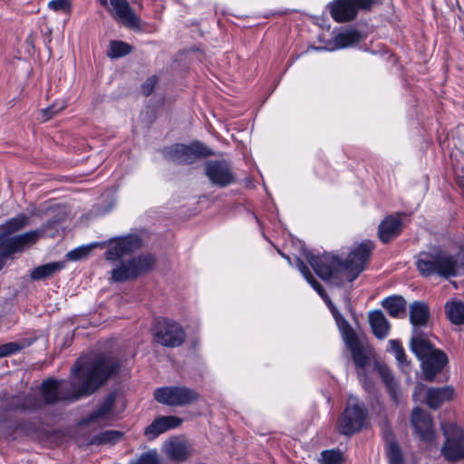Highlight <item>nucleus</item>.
Masks as SVG:
<instances>
[{"instance_id":"nucleus-1","label":"nucleus","mask_w":464,"mask_h":464,"mask_svg":"<svg viewBox=\"0 0 464 464\" xmlns=\"http://www.w3.org/2000/svg\"><path fill=\"white\" fill-rule=\"evenodd\" d=\"M121 367L120 361L111 353H98L80 359L71 370L72 381L48 379L42 383L46 403L59 401H75L89 396L115 376Z\"/></svg>"},{"instance_id":"nucleus-2","label":"nucleus","mask_w":464,"mask_h":464,"mask_svg":"<svg viewBox=\"0 0 464 464\" xmlns=\"http://www.w3.org/2000/svg\"><path fill=\"white\" fill-rule=\"evenodd\" d=\"M140 246L141 240L136 235L115 237L107 242L105 258L111 262H118L111 271L112 282L121 283L136 279L153 267L155 258L151 255H140L128 260L122 259Z\"/></svg>"},{"instance_id":"nucleus-3","label":"nucleus","mask_w":464,"mask_h":464,"mask_svg":"<svg viewBox=\"0 0 464 464\" xmlns=\"http://www.w3.org/2000/svg\"><path fill=\"white\" fill-rule=\"evenodd\" d=\"M373 245L371 242H363L351 251L345 261L330 253L314 255L310 251H304V256L315 274L323 280L343 277L353 282L365 269L370 258Z\"/></svg>"},{"instance_id":"nucleus-4","label":"nucleus","mask_w":464,"mask_h":464,"mask_svg":"<svg viewBox=\"0 0 464 464\" xmlns=\"http://www.w3.org/2000/svg\"><path fill=\"white\" fill-rule=\"evenodd\" d=\"M28 218L20 214L9 219L3 227L4 232L0 235V261L14 253L21 252L27 246L34 244L44 230H31L18 236L10 235L26 226Z\"/></svg>"},{"instance_id":"nucleus-5","label":"nucleus","mask_w":464,"mask_h":464,"mask_svg":"<svg viewBox=\"0 0 464 464\" xmlns=\"http://www.w3.org/2000/svg\"><path fill=\"white\" fill-rule=\"evenodd\" d=\"M416 266L423 276L437 275L445 279L459 276V267H461L456 259V254H450L440 248L420 253Z\"/></svg>"},{"instance_id":"nucleus-6","label":"nucleus","mask_w":464,"mask_h":464,"mask_svg":"<svg viewBox=\"0 0 464 464\" xmlns=\"http://www.w3.org/2000/svg\"><path fill=\"white\" fill-rule=\"evenodd\" d=\"M411 350L420 361L424 379L432 382L448 363L447 354L434 346L422 334L415 331L411 339Z\"/></svg>"},{"instance_id":"nucleus-7","label":"nucleus","mask_w":464,"mask_h":464,"mask_svg":"<svg viewBox=\"0 0 464 464\" xmlns=\"http://www.w3.org/2000/svg\"><path fill=\"white\" fill-rule=\"evenodd\" d=\"M367 410L356 397L350 396L346 407L337 421V430L341 434L350 436L360 431L365 425Z\"/></svg>"},{"instance_id":"nucleus-8","label":"nucleus","mask_w":464,"mask_h":464,"mask_svg":"<svg viewBox=\"0 0 464 464\" xmlns=\"http://www.w3.org/2000/svg\"><path fill=\"white\" fill-rule=\"evenodd\" d=\"M163 153L167 160L179 164H191L199 158L213 154L209 148L198 141L189 145L174 144L165 148Z\"/></svg>"},{"instance_id":"nucleus-9","label":"nucleus","mask_w":464,"mask_h":464,"mask_svg":"<svg viewBox=\"0 0 464 464\" xmlns=\"http://www.w3.org/2000/svg\"><path fill=\"white\" fill-rule=\"evenodd\" d=\"M441 428L446 438L442 455L450 462L464 459V430L455 423H442Z\"/></svg>"},{"instance_id":"nucleus-10","label":"nucleus","mask_w":464,"mask_h":464,"mask_svg":"<svg viewBox=\"0 0 464 464\" xmlns=\"http://www.w3.org/2000/svg\"><path fill=\"white\" fill-rule=\"evenodd\" d=\"M154 399L164 405L185 406L196 401L198 393L186 386H166L154 391Z\"/></svg>"},{"instance_id":"nucleus-11","label":"nucleus","mask_w":464,"mask_h":464,"mask_svg":"<svg viewBox=\"0 0 464 464\" xmlns=\"http://www.w3.org/2000/svg\"><path fill=\"white\" fill-rule=\"evenodd\" d=\"M378 0H334L328 4L332 18L338 23L353 20L359 9L370 10Z\"/></svg>"},{"instance_id":"nucleus-12","label":"nucleus","mask_w":464,"mask_h":464,"mask_svg":"<svg viewBox=\"0 0 464 464\" xmlns=\"http://www.w3.org/2000/svg\"><path fill=\"white\" fill-rule=\"evenodd\" d=\"M154 337L160 344L167 347L180 346L186 338L184 329L175 321L160 318L154 326Z\"/></svg>"},{"instance_id":"nucleus-13","label":"nucleus","mask_w":464,"mask_h":464,"mask_svg":"<svg viewBox=\"0 0 464 464\" xmlns=\"http://www.w3.org/2000/svg\"><path fill=\"white\" fill-rule=\"evenodd\" d=\"M341 327L343 329L345 342L350 347L353 354V362L358 368V375H364V369L369 363V358L365 354L363 349L356 340L355 334L349 325L348 322L342 318Z\"/></svg>"},{"instance_id":"nucleus-14","label":"nucleus","mask_w":464,"mask_h":464,"mask_svg":"<svg viewBox=\"0 0 464 464\" xmlns=\"http://www.w3.org/2000/svg\"><path fill=\"white\" fill-rule=\"evenodd\" d=\"M205 173L212 184L221 188L227 187L235 181L234 174L226 161H208Z\"/></svg>"},{"instance_id":"nucleus-15","label":"nucleus","mask_w":464,"mask_h":464,"mask_svg":"<svg viewBox=\"0 0 464 464\" xmlns=\"http://www.w3.org/2000/svg\"><path fill=\"white\" fill-rule=\"evenodd\" d=\"M112 16L123 25L132 29H140V20L131 10L127 0H110Z\"/></svg>"},{"instance_id":"nucleus-16","label":"nucleus","mask_w":464,"mask_h":464,"mask_svg":"<svg viewBox=\"0 0 464 464\" xmlns=\"http://www.w3.org/2000/svg\"><path fill=\"white\" fill-rule=\"evenodd\" d=\"M411 424L422 440L431 443L434 439L433 421L430 415L422 410L416 408L411 414Z\"/></svg>"},{"instance_id":"nucleus-17","label":"nucleus","mask_w":464,"mask_h":464,"mask_svg":"<svg viewBox=\"0 0 464 464\" xmlns=\"http://www.w3.org/2000/svg\"><path fill=\"white\" fill-rule=\"evenodd\" d=\"M182 420L176 416H161L155 419L146 427L144 434L150 439L154 440L160 434L180 426Z\"/></svg>"},{"instance_id":"nucleus-18","label":"nucleus","mask_w":464,"mask_h":464,"mask_svg":"<svg viewBox=\"0 0 464 464\" xmlns=\"http://www.w3.org/2000/svg\"><path fill=\"white\" fill-rule=\"evenodd\" d=\"M430 319V309L428 304L420 301H415L410 305V321L413 326V334L415 331L421 334L418 328L426 326Z\"/></svg>"},{"instance_id":"nucleus-19","label":"nucleus","mask_w":464,"mask_h":464,"mask_svg":"<svg viewBox=\"0 0 464 464\" xmlns=\"http://www.w3.org/2000/svg\"><path fill=\"white\" fill-rule=\"evenodd\" d=\"M454 396V389L451 386L441 388H429L426 392L427 405L436 410L442 403L450 401Z\"/></svg>"},{"instance_id":"nucleus-20","label":"nucleus","mask_w":464,"mask_h":464,"mask_svg":"<svg viewBox=\"0 0 464 464\" xmlns=\"http://www.w3.org/2000/svg\"><path fill=\"white\" fill-rule=\"evenodd\" d=\"M116 396L114 393L109 394L102 402L101 406L95 410L85 420V422H102L110 420L113 416V408Z\"/></svg>"},{"instance_id":"nucleus-21","label":"nucleus","mask_w":464,"mask_h":464,"mask_svg":"<svg viewBox=\"0 0 464 464\" xmlns=\"http://www.w3.org/2000/svg\"><path fill=\"white\" fill-rule=\"evenodd\" d=\"M401 228V221L399 218L389 216L379 226V237L382 242L388 243L397 237Z\"/></svg>"},{"instance_id":"nucleus-22","label":"nucleus","mask_w":464,"mask_h":464,"mask_svg":"<svg viewBox=\"0 0 464 464\" xmlns=\"http://www.w3.org/2000/svg\"><path fill=\"white\" fill-rule=\"evenodd\" d=\"M369 323L377 338L383 339L388 335L390 324L381 310H375L369 314Z\"/></svg>"},{"instance_id":"nucleus-23","label":"nucleus","mask_w":464,"mask_h":464,"mask_svg":"<svg viewBox=\"0 0 464 464\" xmlns=\"http://www.w3.org/2000/svg\"><path fill=\"white\" fill-rule=\"evenodd\" d=\"M378 373L380 374L382 382L386 385L392 399L396 402H400L401 394L400 390L397 386L396 382L393 379V375L391 370L384 364L377 362L375 364Z\"/></svg>"},{"instance_id":"nucleus-24","label":"nucleus","mask_w":464,"mask_h":464,"mask_svg":"<svg viewBox=\"0 0 464 464\" xmlns=\"http://www.w3.org/2000/svg\"><path fill=\"white\" fill-rule=\"evenodd\" d=\"M167 457L176 462H181L188 457V449L185 442L179 440H171L165 444Z\"/></svg>"},{"instance_id":"nucleus-25","label":"nucleus","mask_w":464,"mask_h":464,"mask_svg":"<svg viewBox=\"0 0 464 464\" xmlns=\"http://www.w3.org/2000/svg\"><path fill=\"white\" fill-rule=\"evenodd\" d=\"M361 40V34L354 29L345 30L337 34L334 38V49H342L352 46Z\"/></svg>"},{"instance_id":"nucleus-26","label":"nucleus","mask_w":464,"mask_h":464,"mask_svg":"<svg viewBox=\"0 0 464 464\" xmlns=\"http://www.w3.org/2000/svg\"><path fill=\"white\" fill-rule=\"evenodd\" d=\"M382 306L392 317H402L406 313V301L401 296H391L382 301Z\"/></svg>"},{"instance_id":"nucleus-27","label":"nucleus","mask_w":464,"mask_h":464,"mask_svg":"<svg viewBox=\"0 0 464 464\" xmlns=\"http://www.w3.org/2000/svg\"><path fill=\"white\" fill-rule=\"evenodd\" d=\"M295 266L308 284L318 293V295L327 303L329 302V297L324 290L323 286L315 280L310 272L309 268L305 266V264L299 258L296 257Z\"/></svg>"},{"instance_id":"nucleus-28","label":"nucleus","mask_w":464,"mask_h":464,"mask_svg":"<svg viewBox=\"0 0 464 464\" xmlns=\"http://www.w3.org/2000/svg\"><path fill=\"white\" fill-rule=\"evenodd\" d=\"M445 312L449 320L457 325L464 324V303L461 301H449L445 304Z\"/></svg>"},{"instance_id":"nucleus-29","label":"nucleus","mask_w":464,"mask_h":464,"mask_svg":"<svg viewBox=\"0 0 464 464\" xmlns=\"http://www.w3.org/2000/svg\"><path fill=\"white\" fill-rule=\"evenodd\" d=\"M61 262H52L35 267L31 271L30 276L33 280H42L53 276L57 271L63 268Z\"/></svg>"},{"instance_id":"nucleus-30","label":"nucleus","mask_w":464,"mask_h":464,"mask_svg":"<svg viewBox=\"0 0 464 464\" xmlns=\"http://www.w3.org/2000/svg\"><path fill=\"white\" fill-rule=\"evenodd\" d=\"M123 433L118 430H105L93 436L91 440L92 444H107L118 441Z\"/></svg>"},{"instance_id":"nucleus-31","label":"nucleus","mask_w":464,"mask_h":464,"mask_svg":"<svg viewBox=\"0 0 464 464\" xmlns=\"http://www.w3.org/2000/svg\"><path fill=\"white\" fill-rule=\"evenodd\" d=\"M131 52V46L121 41H112L110 44L108 55L111 58H120Z\"/></svg>"},{"instance_id":"nucleus-32","label":"nucleus","mask_w":464,"mask_h":464,"mask_svg":"<svg viewBox=\"0 0 464 464\" xmlns=\"http://www.w3.org/2000/svg\"><path fill=\"white\" fill-rule=\"evenodd\" d=\"M321 464H342L343 453L339 450H327L321 452Z\"/></svg>"},{"instance_id":"nucleus-33","label":"nucleus","mask_w":464,"mask_h":464,"mask_svg":"<svg viewBox=\"0 0 464 464\" xmlns=\"http://www.w3.org/2000/svg\"><path fill=\"white\" fill-rule=\"evenodd\" d=\"M99 244L94 243V244L76 247V248L69 251L66 254V257L70 261H77V260L86 258L89 256L92 249L93 247L97 246Z\"/></svg>"},{"instance_id":"nucleus-34","label":"nucleus","mask_w":464,"mask_h":464,"mask_svg":"<svg viewBox=\"0 0 464 464\" xmlns=\"http://www.w3.org/2000/svg\"><path fill=\"white\" fill-rule=\"evenodd\" d=\"M130 464H162L160 457L156 450L142 453L135 461Z\"/></svg>"},{"instance_id":"nucleus-35","label":"nucleus","mask_w":464,"mask_h":464,"mask_svg":"<svg viewBox=\"0 0 464 464\" xmlns=\"http://www.w3.org/2000/svg\"><path fill=\"white\" fill-rule=\"evenodd\" d=\"M387 456L390 464H403L401 452L397 443H389Z\"/></svg>"},{"instance_id":"nucleus-36","label":"nucleus","mask_w":464,"mask_h":464,"mask_svg":"<svg viewBox=\"0 0 464 464\" xmlns=\"http://www.w3.org/2000/svg\"><path fill=\"white\" fill-rule=\"evenodd\" d=\"M65 107L66 102L63 101L61 102L53 103L51 106L41 110L40 112L42 114L43 121L50 120L53 116L63 111Z\"/></svg>"},{"instance_id":"nucleus-37","label":"nucleus","mask_w":464,"mask_h":464,"mask_svg":"<svg viewBox=\"0 0 464 464\" xmlns=\"http://www.w3.org/2000/svg\"><path fill=\"white\" fill-rule=\"evenodd\" d=\"M48 7L54 12L67 13L70 11L71 2L70 0H51Z\"/></svg>"},{"instance_id":"nucleus-38","label":"nucleus","mask_w":464,"mask_h":464,"mask_svg":"<svg viewBox=\"0 0 464 464\" xmlns=\"http://www.w3.org/2000/svg\"><path fill=\"white\" fill-rule=\"evenodd\" d=\"M19 350L20 346L15 343H7L0 345V354H2L3 357L14 353Z\"/></svg>"},{"instance_id":"nucleus-39","label":"nucleus","mask_w":464,"mask_h":464,"mask_svg":"<svg viewBox=\"0 0 464 464\" xmlns=\"http://www.w3.org/2000/svg\"><path fill=\"white\" fill-rule=\"evenodd\" d=\"M157 82L155 76H151L142 84L141 90L144 95L149 96L154 90Z\"/></svg>"},{"instance_id":"nucleus-40","label":"nucleus","mask_w":464,"mask_h":464,"mask_svg":"<svg viewBox=\"0 0 464 464\" xmlns=\"http://www.w3.org/2000/svg\"><path fill=\"white\" fill-rule=\"evenodd\" d=\"M396 361L398 362L399 365L404 370V368H407L410 366L409 362L407 361V356L405 354V351L402 350L399 353H396L395 355Z\"/></svg>"},{"instance_id":"nucleus-41","label":"nucleus","mask_w":464,"mask_h":464,"mask_svg":"<svg viewBox=\"0 0 464 464\" xmlns=\"http://www.w3.org/2000/svg\"><path fill=\"white\" fill-rule=\"evenodd\" d=\"M389 345H390L389 351L391 353H392L394 355L396 353H399L402 350H404L403 347L401 346V343L398 340H390Z\"/></svg>"},{"instance_id":"nucleus-42","label":"nucleus","mask_w":464,"mask_h":464,"mask_svg":"<svg viewBox=\"0 0 464 464\" xmlns=\"http://www.w3.org/2000/svg\"><path fill=\"white\" fill-rule=\"evenodd\" d=\"M389 345H390L389 351L391 353H392L394 355L396 353H399L402 350H404L403 347L401 346V343L398 340H390Z\"/></svg>"},{"instance_id":"nucleus-43","label":"nucleus","mask_w":464,"mask_h":464,"mask_svg":"<svg viewBox=\"0 0 464 464\" xmlns=\"http://www.w3.org/2000/svg\"><path fill=\"white\" fill-rule=\"evenodd\" d=\"M456 259L461 266L459 267V276L464 275V246L456 253Z\"/></svg>"},{"instance_id":"nucleus-44","label":"nucleus","mask_w":464,"mask_h":464,"mask_svg":"<svg viewBox=\"0 0 464 464\" xmlns=\"http://www.w3.org/2000/svg\"><path fill=\"white\" fill-rule=\"evenodd\" d=\"M332 312L334 314V316L335 318V320L337 321V323L339 324V317H341L340 314H338L334 309H332Z\"/></svg>"},{"instance_id":"nucleus-45","label":"nucleus","mask_w":464,"mask_h":464,"mask_svg":"<svg viewBox=\"0 0 464 464\" xmlns=\"http://www.w3.org/2000/svg\"><path fill=\"white\" fill-rule=\"evenodd\" d=\"M459 185L464 188V177L460 178L459 180Z\"/></svg>"},{"instance_id":"nucleus-46","label":"nucleus","mask_w":464,"mask_h":464,"mask_svg":"<svg viewBox=\"0 0 464 464\" xmlns=\"http://www.w3.org/2000/svg\"><path fill=\"white\" fill-rule=\"evenodd\" d=\"M102 5L105 6L107 5V0H97Z\"/></svg>"},{"instance_id":"nucleus-47","label":"nucleus","mask_w":464,"mask_h":464,"mask_svg":"<svg viewBox=\"0 0 464 464\" xmlns=\"http://www.w3.org/2000/svg\"><path fill=\"white\" fill-rule=\"evenodd\" d=\"M281 255L290 263V257L289 256H287L285 255H283V254H281Z\"/></svg>"},{"instance_id":"nucleus-48","label":"nucleus","mask_w":464,"mask_h":464,"mask_svg":"<svg viewBox=\"0 0 464 464\" xmlns=\"http://www.w3.org/2000/svg\"><path fill=\"white\" fill-rule=\"evenodd\" d=\"M35 406L34 404L32 405H24V408H34Z\"/></svg>"},{"instance_id":"nucleus-49","label":"nucleus","mask_w":464,"mask_h":464,"mask_svg":"<svg viewBox=\"0 0 464 464\" xmlns=\"http://www.w3.org/2000/svg\"><path fill=\"white\" fill-rule=\"evenodd\" d=\"M422 388H423V386H422V385H418V386L416 387V389H418L419 391H420Z\"/></svg>"},{"instance_id":"nucleus-50","label":"nucleus","mask_w":464,"mask_h":464,"mask_svg":"<svg viewBox=\"0 0 464 464\" xmlns=\"http://www.w3.org/2000/svg\"><path fill=\"white\" fill-rule=\"evenodd\" d=\"M0 357H3L2 354H0Z\"/></svg>"}]
</instances>
